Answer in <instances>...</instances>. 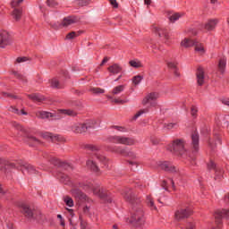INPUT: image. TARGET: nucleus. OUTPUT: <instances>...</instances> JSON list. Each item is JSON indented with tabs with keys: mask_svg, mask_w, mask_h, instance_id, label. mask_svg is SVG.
Wrapping results in <instances>:
<instances>
[{
	"mask_svg": "<svg viewBox=\"0 0 229 229\" xmlns=\"http://www.w3.org/2000/svg\"><path fill=\"white\" fill-rule=\"evenodd\" d=\"M166 64H167V67H168L169 69H172V71H174V70L177 69L176 64H174L173 61H167V62H166Z\"/></svg>",
	"mask_w": 229,
	"mask_h": 229,
	"instance_id": "obj_48",
	"label": "nucleus"
},
{
	"mask_svg": "<svg viewBox=\"0 0 229 229\" xmlns=\"http://www.w3.org/2000/svg\"><path fill=\"white\" fill-rule=\"evenodd\" d=\"M68 212L70 214L69 221L71 225H74V211L72 209H69Z\"/></svg>",
	"mask_w": 229,
	"mask_h": 229,
	"instance_id": "obj_47",
	"label": "nucleus"
},
{
	"mask_svg": "<svg viewBox=\"0 0 229 229\" xmlns=\"http://www.w3.org/2000/svg\"><path fill=\"white\" fill-rule=\"evenodd\" d=\"M14 76H16L19 80H21L22 81H26V79L24 78V76L21 75V73L14 72H13Z\"/></svg>",
	"mask_w": 229,
	"mask_h": 229,
	"instance_id": "obj_54",
	"label": "nucleus"
},
{
	"mask_svg": "<svg viewBox=\"0 0 229 229\" xmlns=\"http://www.w3.org/2000/svg\"><path fill=\"white\" fill-rule=\"evenodd\" d=\"M76 37H80V32L72 31L66 35V40H72Z\"/></svg>",
	"mask_w": 229,
	"mask_h": 229,
	"instance_id": "obj_37",
	"label": "nucleus"
},
{
	"mask_svg": "<svg viewBox=\"0 0 229 229\" xmlns=\"http://www.w3.org/2000/svg\"><path fill=\"white\" fill-rule=\"evenodd\" d=\"M191 113L193 117H196V114H198V108H196V106H191Z\"/></svg>",
	"mask_w": 229,
	"mask_h": 229,
	"instance_id": "obj_55",
	"label": "nucleus"
},
{
	"mask_svg": "<svg viewBox=\"0 0 229 229\" xmlns=\"http://www.w3.org/2000/svg\"><path fill=\"white\" fill-rule=\"evenodd\" d=\"M183 229H194V224L188 223Z\"/></svg>",
	"mask_w": 229,
	"mask_h": 229,
	"instance_id": "obj_60",
	"label": "nucleus"
},
{
	"mask_svg": "<svg viewBox=\"0 0 229 229\" xmlns=\"http://www.w3.org/2000/svg\"><path fill=\"white\" fill-rule=\"evenodd\" d=\"M114 103L120 104V105H124V103H126V101L123 100V99L115 98L114 100Z\"/></svg>",
	"mask_w": 229,
	"mask_h": 229,
	"instance_id": "obj_58",
	"label": "nucleus"
},
{
	"mask_svg": "<svg viewBox=\"0 0 229 229\" xmlns=\"http://www.w3.org/2000/svg\"><path fill=\"white\" fill-rule=\"evenodd\" d=\"M42 137L43 139H47L52 142H62L64 140V138L60 137L59 135L53 134L51 132H44L42 134Z\"/></svg>",
	"mask_w": 229,
	"mask_h": 229,
	"instance_id": "obj_19",
	"label": "nucleus"
},
{
	"mask_svg": "<svg viewBox=\"0 0 229 229\" xmlns=\"http://www.w3.org/2000/svg\"><path fill=\"white\" fill-rule=\"evenodd\" d=\"M28 59L26 58V57H18L17 59H16V62L18 63V64H22V62H26Z\"/></svg>",
	"mask_w": 229,
	"mask_h": 229,
	"instance_id": "obj_59",
	"label": "nucleus"
},
{
	"mask_svg": "<svg viewBox=\"0 0 229 229\" xmlns=\"http://www.w3.org/2000/svg\"><path fill=\"white\" fill-rule=\"evenodd\" d=\"M114 140L117 144H123L124 146H133L135 144V140L124 136H114Z\"/></svg>",
	"mask_w": 229,
	"mask_h": 229,
	"instance_id": "obj_13",
	"label": "nucleus"
},
{
	"mask_svg": "<svg viewBox=\"0 0 229 229\" xmlns=\"http://www.w3.org/2000/svg\"><path fill=\"white\" fill-rule=\"evenodd\" d=\"M49 83L53 89H62V84L56 79L50 80Z\"/></svg>",
	"mask_w": 229,
	"mask_h": 229,
	"instance_id": "obj_33",
	"label": "nucleus"
},
{
	"mask_svg": "<svg viewBox=\"0 0 229 229\" xmlns=\"http://www.w3.org/2000/svg\"><path fill=\"white\" fill-rule=\"evenodd\" d=\"M13 15L15 21H19L21 19V15H22V11L21 9H14L13 12Z\"/></svg>",
	"mask_w": 229,
	"mask_h": 229,
	"instance_id": "obj_36",
	"label": "nucleus"
},
{
	"mask_svg": "<svg viewBox=\"0 0 229 229\" xmlns=\"http://www.w3.org/2000/svg\"><path fill=\"white\" fill-rule=\"evenodd\" d=\"M88 187L93 191V193L96 196H98L101 199H106L107 203H112V199L108 198V195L106 194V191L103 190V188L99 186H94L92 184H89Z\"/></svg>",
	"mask_w": 229,
	"mask_h": 229,
	"instance_id": "obj_6",
	"label": "nucleus"
},
{
	"mask_svg": "<svg viewBox=\"0 0 229 229\" xmlns=\"http://www.w3.org/2000/svg\"><path fill=\"white\" fill-rule=\"evenodd\" d=\"M164 128L165 130H173L174 128H178V123H164Z\"/></svg>",
	"mask_w": 229,
	"mask_h": 229,
	"instance_id": "obj_39",
	"label": "nucleus"
},
{
	"mask_svg": "<svg viewBox=\"0 0 229 229\" xmlns=\"http://www.w3.org/2000/svg\"><path fill=\"white\" fill-rule=\"evenodd\" d=\"M155 31L159 37H164L165 38V44H167V41L169 40V34L167 33V30L156 27Z\"/></svg>",
	"mask_w": 229,
	"mask_h": 229,
	"instance_id": "obj_24",
	"label": "nucleus"
},
{
	"mask_svg": "<svg viewBox=\"0 0 229 229\" xmlns=\"http://www.w3.org/2000/svg\"><path fill=\"white\" fill-rule=\"evenodd\" d=\"M147 203L152 210H157V207L155 206V202H153V199L150 196H147Z\"/></svg>",
	"mask_w": 229,
	"mask_h": 229,
	"instance_id": "obj_41",
	"label": "nucleus"
},
{
	"mask_svg": "<svg viewBox=\"0 0 229 229\" xmlns=\"http://www.w3.org/2000/svg\"><path fill=\"white\" fill-rule=\"evenodd\" d=\"M122 194L124 199H126V201H128L129 203H131L132 205L134 203H139L137 202V197H135V192H133V190L126 188L123 190Z\"/></svg>",
	"mask_w": 229,
	"mask_h": 229,
	"instance_id": "obj_11",
	"label": "nucleus"
},
{
	"mask_svg": "<svg viewBox=\"0 0 229 229\" xmlns=\"http://www.w3.org/2000/svg\"><path fill=\"white\" fill-rule=\"evenodd\" d=\"M57 178L60 180L61 183H64L65 185H67V183L71 182V178H69V175L65 174H62V173L58 174Z\"/></svg>",
	"mask_w": 229,
	"mask_h": 229,
	"instance_id": "obj_29",
	"label": "nucleus"
},
{
	"mask_svg": "<svg viewBox=\"0 0 229 229\" xmlns=\"http://www.w3.org/2000/svg\"><path fill=\"white\" fill-rule=\"evenodd\" d=\"M168 151L175 155H183L185 153V142L183 140H175L168 146Z\"/></svg>",
	"mask_w": 229,
	"mask_h": 229,
	"instance_id": "obj_5",
	"label": "nucleus"
},
{
	"mask_svg": "<svg viewBox=\"0 0 229 229\" xmlns=\"http://www.w3.org/2000/svg\"><path fill=\"white\" fill-rule=\"evenodd\" d=\"M173 72H174L175 78H180V72H178V68L175 70H173Z\"/></svg>",
	"mask_w": 229,
	"mask_h": 229,
	"instance_id": "obj_62",
	"label": "nucleus"
},
{
	"mask_svg": "<svg viewBox=\"0 0 229 229\" xmlns=\"http://www.w3.org/2000/svg\"><path fill=\"white\" fill-rule=\"evenodd\" d=\"M72 131L73 133H85L87 131V127L85 123H73L72 125Z\"/></svg>",
	"mask_w": 229,
	"mask_h": 229,
	"instance_id": "obj_20",
	"label": "nucleus"
},
{
	"mask_svg": "<svg viewBox=\"0 0 229 229\" xmlns=\"http://www.w3.org/2000/svg\"><path fill=\"white\" fill-rule=\"evenodd\" d=\"M148 112H149L148 108L141 109L134 115L133 119H139L142 114H148Z\"/></svg>",
	"mask_w": 229,
	"mask_h": 229,
	"instance_id": "obj_43",
	"label": "nucleus"
},
{
	"mask_svg": "<svg viewBox=\"0 0 229 229\" xmlns=\"http://www.w3.org/2000/svg\"><path fill=\"white\" fill-rule=\"evenodd\" d=\"M157 99H158L157 92L148 93L142 100V105H150V106H157Z\"/></svg>",
	"mask_w": 229,
	"mask_h": 229,
	"instance_id": "obj_9",
	"label": "nucleus"
},
{
	"mask_svg": "<svg viewBox=\"0 0 229 229\" xmlns=\"http://www.w3.org/2000/svg\"><path fill=\"white\" fill-rule=\"evenodd\" d=\"M124 89H125L124 85H119V86L114 87L112 89L113 96H119V94H121V92H124Z\"/></svg>",
	"mask_w": 229,
	"mask_h": 229,
	"instance_id": "obj_30",
	"label": "nucleus"
},
{
	"mask_svg": "<svg viewBox=\"0 0 229 229\" xmlns=\"http://www.w3.org/2000/svg\"><path fill=\"white\" fill-rule=\"evenodd\" d=\"M51 164H53L54 165H60V161L55 158V157H52L50 160Z\"/></svg>",
	"mask_w": 229,
	"mask_h": 229,
	"instance_id": "obj_53",
	"label": "nucleus"
},
{
	"mask_svg": "<svg viewBox=\"0 0 229 229\" xmlns=\"http://www.w3.org/2000/svg\"><path fill=\"white\" fill-rule=\"evenodd\" d=\"M158 167L163 171H166L167 173H178V169L176 166H174L173 164L167 161H159L157 164Z\"/></svg>",
	"mask_w": 229,
	"mask_h": 229,
	"instance_id": "obj_12",
	"label": "nucleus"
},
{
	"mask_svg": "<svg viewBox=\"0 0 229 229\" xmlns=\"http://www.w3.org/2000/svg\"><path fill=\"white\" fill-rule=\"evenodd\" d=\"M131 67H134L135 69H139L140 67H142V63H140V61L139 60H132L129 62Z\"/></svg>",
	"mask_w": 229,
	"mask_h": 229,
	"instance_id": "obj_35",
	"label": "nucleus"
},
{
	"mask_svg": "<svg viewBox=\"0 0 229 229\" xmlns=\"http://www.w3.org/2000/svg\"><path fill=\"white\" fill-rule=\"evenodd\" d=\"M197 83L198 85H203V83H205V71L201 68L199 67L197 69Z\"/></svg>",
	"mask_w": 229,
	"mask_h": 229,
	"instance_id": "obj_22",
	"label": "nucleus"
},
{
	"mask_svg": "<svg viewBox=\"0 0 229 229\" xmlns=\"http://www.w3.org/2000/svg\"><path fill=\"white\" fill-rule=\"evenodd\" d=\"M195 47V53H198L199 55H205V47L198 41H195V44L193 45Z\"/></svg>",
	"mask_w": 229,
	"mask_h": 229,
	"instance_id": "obj_27",
	"label": "nucleus"
},
{
	"mask_svg": "<svg viewBox=\"0 0 229 229\" xmlns=\"http://www.w3.org/2000/svg\"><path fill=\"white\" fill-rule=\"evenodd\" d=\"M140 81H142V76H140V75L134 76L132 79L133 85H139V83H140Z\"/></svg>",
	"mask_w": 229,
	"mask_h": 229,
	"instance_id": "obj_45",
	"label": "nucleus"
},
{
	"mask_svg": "<svg viewBox=\"0 0 229 229\" xmlns=\"http://www.w3.org/2000/svg\"><path fill=\"white\" fill-rule=\"evenodd\" d=\"M180 17H182V14L180 13H174L169 15L168 19L170 21V22H176V21H178V19H180Z\"/></svg>",
	"mask_w": 229,
	"mask_h": 229,
	"instance_id": "obj_32",
	"label": "nucleus"
},
{
	"mask_svg": "<svg viewBox=\"0 0 229 229\" xmlns=\"http://www.w3.org/2000/svg\"><path fill=\"white\" fill-rule=\"evenodd\" d=\"M196 44V40L191 38H185L182 42L181 46L182 47H192Z\"/></svg>",
	"mask_w": 229,
	"mask_h": 229,
	"instance_id": "obj_25",
	"label": "nucleus"
},
{
	"mask_svg": "<svg viewBox=\"0 0 229 229\" xmlns=\"http://www.w3.org/2000/svg\"><path fill=\"white\" fill-rule=\"evenodd\" d=\"M222 103L223 105H226L227 106H229V98H223Z\"/></svg>",
	"mask_w": 229,
	"mask_h": 229,
	"instance_id": "obj_63",
	"label": "nucleus"
},
{
	"mask_svg": "<svg viewBox=\"0 0 229 229\" xmlns=\"http://www.w3.org/2000/svg\"><path fill=\"white\" fill-rule=\"evenodd\" d=\"M109 151H113V153H118V155H122L123 157H129L130 158H135V153L127 148H123L121 147H114L109 148Z\"/></svg>",
	"mask_w": 229,
	"mask_h": 229,
	"instance_id": "obj_10",
	"label": "nucleus"
},
{
	"mask_svg": "<svg viewBox=\"0 0 229 229\" xmlns=\"http://www.w3.org/2000/svg\"><path fill=\"white\" fill-rule=\"evenodd\" d=\"M20 208L21 209L22 214L27 217L28 219H37L38 221V217L35 216V213L28 205L26 204H21Z\"/></svg>",
	"mask_w": 229,
	"mask_h": 229,
	"instance_id": "obj_14",
	"label": "nucleus"
},
{
	"mask_svg": "<svg viewBox=\"0 0 229 229\" xmlns=\"http://www.w3.org/2000/svg\"><path fill=\"white\" fill-rule=\"evenodd\" d=\"M11 169H18L23 173V174H37L35 166L22 161H17L16 163H10L4 159H0V171L2 173H9Z\"/></svg>",
	"mask_w": 229,
	"mask_h": 229,
	"instance_id": "obj_1",
	"label": "nucleus"
},
{
	"mask_svg": "<svg viewBox=\"0 0 229 229\" xmlns=\"http://www.w3.org/2000/svg\"><path fill=\"white\" fill-rule=\"evenodd\" d=\"M97 158H98V160H99V162H102V164L106 165V162H108V159H106V157L98 155V156H97Z\"/></svg>",
	"mask_w": 229,
	"mask_h": 229,
	"instance_id": "obj_50",
	"label": "nucleus"
},
{
	"mask_svg": "<svg viewBox=\"0 0 229 229\" xmlns=\"http://www.w3.org/2000/svg\"><path fill=\"white\" fill-rule=\"evenodd\" d=\"M10 44V35L6 30L0 33V47H6Z\"/></svg>",
	"mask_w": 229,
	"mask_h": 229,
	"instance_id": "obj_18",
	"label": "nucleus"
},
{
	"mask_svg": "<svg viewBox=\"0 0 229 229\" xmlns=\"http://www.w3.org/2000/svg\"><path fill=\"white\" fill-rule=\"evenodd\" d=\"M64 199L67 207H74V200H72V198L66 196L64 198Z\"/></svg>",
	"mask_w": 229,
	"mask_h": 229,
	"instance_id": "obj_40",
	"label": "nucleus"
},
{
	"mask_svg": "<svg viewBox=\"0 0 229 229\" xmlns=\"http://www.w3.org/2000/svg\"><path fill=\"white\" fill-rule=\"evenodd\" d=\"M77 4L79 6H87V4H89V0H78Z\"/></svg>",
	"mask_w": 229,
	"mask_h": 229,
	"instance_id": "obj_52",
	"label": "nucleus"
},
{
	"mask_svg": "<svg viewBox=\"0 0 229 229\" xmlns=\"http://www.w3.org/2000/svg\"><path fill=\"white\" fill-rule=\"evenodd\" d=\"M86 148L88 149H90V151H98V147L94 146V145H87Z\"/></svg>",
	"mask_w": 229,
	"mask_h": 229,
	"instance_id": "obj_57",
	"label": "nucleus"
},
{
	"mask_svg": "<svg viewBox=\"0 0 229 229\" xmlns=\"http://www.w3.org/2000/svg\"><path fill=\"white\" fill-rule=\"evenodd\" d=\"M225 69H226V58L223 57L218 63V71L221 74H225Z\"/></svg>",
	"mask_w": 229,
	"mask_h": 229,
	"instance_id": "obj_28",
	"label": "nucleus"
},
{
	"mask_svg": "<svg viewBox=\"0 0 229 229\" xmlns=\"http://www.w3.org/2000/svg\"><path fill=\"white\" fill-rule=\"evenodd\" d=\"M11 110H12V112H13L14 114H17L18 115H21V114H22V115H28V113H27L26 111H24L23 109L19 110V109H17V108H15V107H12Z\"/></svg>",
	"mask_w": 229,
	"mask_h": 229,
	"instance_id": "obj_42",
	"label": "nucleus"
},
{
	"mask_svg": "<svg viewBox=\"0 0 229 229\" xmlns=\"http://www.w3.org/2000/svg\"><path fill=\"white\" fill-rule=\"evenodd\" d=\"M150 140L154 146H157V144H158V139L151 138Z\"/></svg>",
	"mask_w": 229,
	"mask_h": 229,
	"instance_id": "obj_61",
	"label": "nucleus"
},
{
	"mask_svg": "<svg viewBox=\"0 0 229 229\" xmlns=\"http://www.w3.org/2000/svg\"><path fill=\"white\" fill-rule=\"evenodd\" d=\"M223 217H226L228 219L229 210L222 209L216 212L215 219H216V225H221V219H223Z\"/></svg>",
	"mask_w": 229,
	"mask_h": 229,
	"instance_id": "obj_16",
	"label": "nucleus"
},
{
	"mask_svg": "<svg viewBox=\"0 0 229 229\" xmlns=\"http://www.w3.org/2000/svg\"><path fill=\"white\" fill-rule=\"evenodd\" d=\"M24 0H13L12 2L13 8H17V6H21Z\"/></svg>",
	"mask_w": 229,
	"mask_h": 229,
	"instance_id": "obj_49",
	"label": "nucleus"
},
{
	"mask_svg": "<svg viewBox=\"0 0 229 229\" xmlns=\"http://www.w3.org/2000/svg\"><path fill=\"white\" fill-rule=\"evenodd\" d=\"M28 98L30 99H32V101H38V103H40V101H42V99H44V98H42V96H40L38 94L28 95Z\"/></svg>",
	"mask_w": 229,
	"mask_h": 229,
	"instance_id": "obj_34",
	"label": "nucleus"
},
{
	"mask_svg": "<svg viewBox=\"0 0 229 229\" xmlns=\"http://www.w3.org/2000/svg\"><path fill=\"white\" fill-rule=\"evenodd\" d=\"M7 227H8L9 229H15V228L13 227V224H12V223L7 224Z\"/></svg>",
	"mask_w": 229,
	"mask_h": 229,
	"instance_id": "obj_64",
	"label": "nucleus"
},
{
	"mask_svg": "<svg viewBox=\"0 0 229 229\" xmlns=\"http://www.w3.org/2000/svg\"><path fill=\"white\" fill-rule=\"evenodd\" d=\"M107 71H109V72H111V74H119V72H121V71H123V68L117 64H112L111 66H109L107 68Z\"/></svg>",
	"mask_w": 229,
	"mask_h": 229,
	"instance_id": "obj_26",
	"label": "nucleus"
},
{
	"mask_svg": "<svg viewBox=\"0 0 229 229\" xmlns=\"http://www.w3.org/2000/svg\"><path fill=\"white\" fill-rule=\"evenodd\" d=\"M112 128H114V130H117L118 131H122L123 133H126V131H128V129L123 126L113 125Z\"/></svg>",
	"mask_w": 229,
	"mask_h": 229,
	"instance_id": "obj_46",
	"label": "nucleus"
},
{
	"mask_svg": "<svg viewBox=\"0 0 229 229\" xmlns=\"http://www.w3.org/2000/svg\"><path fill=\"white\" fill-rule=\"evenodd\" d=\"M109 3L114 8H119V4H117V0H109Z\"/></svg>",
	"mask_w": 229,
	"mask_h": 229,
	"instance_id": "obj_56",
	"label": "nucleus"
},
{
	"mask_svg": "<svg viewBox=\"0 0 229 229\" xmlns=\"http://www.w3.org/2000/svg\"><path fill=\"white\" fill-rule=\"evenodd\" d=\"M89 92H92V94H105V89L93 87L89 89Z\"/></svg>",
	"mask_w": 229,
	"mask_h": 229,
	"instance_id": "obj_38",
	"label": "nucleus"
},
{
	"mask_svg": "<svg viewBox=\"0 0 229 229\" xmlns=\"http://www.w3.org/2000/svg\"><path fill=\"white\" fill-rule=\"evenodd\" d=\"M78 22V18L74 16H69L63 20V21L59 24H53L51 25L54 30H59V28H69V26H72V24H76Z\"/></svg>",
	"mask_w": 229,
	"mask_h": 229,
	"instance_id": "obj_8",
	"label": "nucleus"
},
{
	"mask_svg": "<svg viewBox=\"0 0 229 229\" xmlns=\"http://www.w3.org/2000/svg\"><path fill=\"white\" fill-rule=\"evenodd\" d=\"M47 6H50L51 8H55L58 3H56V0H47Z\"/></svg>",
	"mask_w": 229,
	"mask_h": 229,
	"instance_id": "obj_51",
	"label": "nucleus"
},
{
	"mask_svg": "<svg viewBox=\"0 0 229 229\" xmlns=\"http://www.w3.org/2000/svg\"><path fill=\"white\" fill-rule=\"evenodd\" d=\"M208 169H214L215 171V174H216V179L217 180H221V178H223V173L224 171L221 169V167H217L216 166V163H214V161H211L208 165Z\"/></svg>",
	"mask_w": 229,
	"mask_h": 229,
	"instance_id": "obj_17",
	"label": "nucleus"
},
{
	"mask_svg": "<svg viewBox=\"0 0 229 229\" xmlns=\"http://www.w3.org/2000/svg\"><path fill=\"white\" fill-rule=\"evenodd\" d=\"M129 223L137 228L144 225V213L142 212V208H140V207L132 208Z\"/></svg>",
	"mask_w": 229,
	"mask_h": 229,
	"instance_id": "obj_4",
	"label": "nucleus"
},
{
	"mask_svg": "<svg viewBox=\"0 0 229 229\" xmlns=\"http://www.w3.org/2000/svg\"><path fill=\"white\" fill-rule=\"evenodd\" d=\"M84 125L86 126V131H89V130H94L95 128H99V126H101V120L99 118L87 120L84 123Z\"/></svg>",
	"mask_w": 229,
	"mask_h": 229,
	"instance_id": "obj_15",
	"label": "nucleus"
},
{
	"mask_svg": "<svg viewBox=\"0 0 229 229\" xmlns=\"http://www.w3.org/2000/svg\"><path fill=\"white\" fill-rule=\"evenodd\" d=\"M64 115H71L72 117H74L76 115V112L71 109H59L56 113H49L46 111H38L36 113V116L38 119H49L50 117H53L54 119H60L62 117L61 114Z\"/></svg>",
	"mask_w": 229,
	"mask_h": 229,
	"instance_id": "obj_3",
	"label": "nucleus"
},
{
	"mask_svg": "<svg viewBox=\"0 0 229 229\" xmlns=\"http://www.w3.org/2000/svg\"><path fill=\"white\" fill-rule=\"evenodd\" d=\"M86 165L88 169H91V171H94L95 173H98V171H99V168L98 167L96 163H94V161L92 160H88L86 163Z\"/></svg>",
	"mask_w": 229,
	"mask_h": 229,
	"instance_id": "obj_31",
	"label": "nucleus"
},
{
	"mask_svg": "<svg viewBox=\"0 0 229 229\" xmlns=\"http://www.w3.org/2000/svg\"><path fill=\"white\" fill-rule=\"evenodd\" d=\"M192 214V210L189 208H181L177 209L174 213L175 221H183V219H187Z\"/></svg>",
	"mask_w": 229,
	"mask_h": 229,
	"instance_id": "obj_7",
	"label": "nucleus"
},
{
	"mask_svg": "<svg viewBox=\"0 0 229 229\" xmlns=\"http://www.w3.org/2000/svg\"><path fill=\"white\" fill-rule=\"evenodd\" d=\"M72 195L75 198L76 205L82 207L84 214H89L90 207L87 203H90V199L81 192L78 188L72 190Z\"/></svg>",
	"mask_w": 229,
	"mask_h": 229,
	"instance_id": "obj_2",
	"label": "nucleus"
},
{
	"mask_svg": "<svg viewBox=\"0 0 229 229\" xmlns=\"http://www.w3.org/2000/svg\"><path fill=\"white\" fill-rule=\"evenodd\" d=\"M216 26H217V20L211 19L205 22L204 29L207 31H212V30H216Z\"/></svg>",
	"mask_w": 229,
	"mask_h": 229,
	"instance_id": "obj_23",
	"label": "nucleus"
},
{
	"mask_svg": "<svg viewBox=\"0 0 229 229\" xmlns=\"http://www.w3.org/2000/svg\"><path fill=\"white\" fill-rule=\"evenodd\" d=\"M29 142L30 146H37V144H40V140L35 137L29 138Z\"/></svg>",
	"mask_w": 229,
	"mask_h": 229,
	"instance_id": "obj_44",
	"label": "nucleus"
},
{
	"mask_svg": "<svg viewBox=\"0 0 229 229\" xmlns=\"http://www.w3.org/2000/svg\"><path fill=\"white\" fill-rule=\"evenodd\" d=\"M191 146L193 151H198V149H199V134H198V132H193L191 134Z\"/></svg>",
	"mask_w": 229,
	"mask_h": 229,
	"instance_id": "obj_21",
	"label": "nucleus"
}]
</instances>
